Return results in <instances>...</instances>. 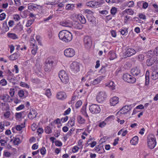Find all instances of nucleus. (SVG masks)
<instances>
[{"mask_svg": "<svg viewBox=\"0 0 158 158\" xmlns=\"http://www.w3.org/2000/svg\"><path fill=\"white\" fill-rule=\"evenodd\" d=\"M59 37L60 40L66 43L70 42L73 38L72 33L66 30L60 31L59 33Z\"/></svg>", "mask_w": 158, "mask_h": 158, "instance_id": "nucleus-1", "label": "nucleus"}, {"mask_svg": "<svg viewBox=\"0 0 158 158\" xmlns=\"http://www.w3.org/2000/svg\"><path fill=\"white\" fill-rule=\"evenodd\" d=\"M147 144L148 147L150 149H153L155 147L156 142L155 136L153 134H150L148 136Z\"/></svg>", "mask_w": 158, "mask_h": 158, "instance_id": "nucleus-2", "label": "nucleus"}, {"mask_svg": "<svg viewBox=\"0 0 158 158\" xmlns=\"http://www.w3.org/2000/svg\"><path fill=\"white\" fill-rule=\"evenodd\" d=\"M59 76L61 81L64 84H67L69 81V78L66 72L61 70L59 73Z\"/></svg>", "mask_w": 158, "mask_h": 158, "instance_id": "nucleus-3", "label": "nucleus"}, {"mask_svg": "<svg viewBox=\"0 0 158 158\" xmlns=\"http://www.w3.org/2000/svg\"><path fill=\"white\" fill-rule=\"evenodd\" d=\"M53 61L50 57L48 58L46 60L45 64L44 66L45 71L49 72L52 69Z\"/></svg>", "mask_w": 158, "mask_h": 158, "instance_id": "nucleus-4", "label": "nucleus"}, {"mask_svg": "<svg viewBox=\"0 0 158 158\" xmlns=\"http://www.w3.org/2000/svg\"><path fill=\"white\" fill-rule=\"evenodd\" d=\"M84 45L85 48L88 50L91 48L92 45V39L91 37L86 36L83 38Z\"/></svg>", "mask_w": 158, "mask_h": 158, "instance_id": "nucleus-5", "label": "nucleus"}, {"mask_svg": "<svg viewBox=\"0 0 158 158\" xmlns=\"http://www.w3.org/2000/svg\"><path fill=\"white\" fill-rule=\"evenodd\" d=\"M106 97L107 95L105 92L100 91L97 95L96 100L98 103H102L106 100Z\"/></svg>", "mask_w": 158, "mask_h": 158, "instance_id": "nucleus-6", "label": "nucleus"}, {"mask_svg": "<svg viewBox=\"0 0 158 158\" xmlns=\"http://www.w3.org/2000/svg\"><path fill=\"white\" fill-rule=\"evenodd\" d=\"M123 79L127 82L133 83L136 81V78L127 73L124 74L123 75Z\"/></svg>", "mask_w": 158, "mask_h": 158, "instance_id": "nucleus-7", "label": "nucleus"}, {"mask_svg": "<svg viewBox=\"0 0 158 158\" xmlns=\"http://www.w3.org/2000/svg\"><path fill=\"white\" fill-rule=\"evenodd\" d=\"M81 66V64L79 63L74 61L71 64L70 68L72 71L76 73L80 71Z\"/></svg>", "mask_w": 158, "mask_h": 158, "instance_id": "nucleus-8", "label": "nucleus"}, {"mask_svg": "<svg viewBox=\"0 0 158 158\" xmlns=\"http://www.w3.org/2000/svg\"><path fill=\"white\" fill-rule=\"evenodd\" d=\"M89 110L93 114H97L99 113L101 109L99 106L96 104H93L89 106Z\"/></svg>", "mask_w": 158, "mask_h": 158, "instance_id": "nucleus-9", "label": "nucleus"}, {"mask_svg": "<svg viewBox=\"0 0 158 158\" xmlns=\"http://www.w3.org/2000/svg\"><path fill=\"white\" fill-rule=\"evenodd\" d=\"M64 55L67 57H71L75 55V52L73 49L68 48L64 50Z\"/></svg>", "mask_w": 158, "mask_h": 158, "instance_id": "nucleus-10", "label": "nucleus"}, {"mask_svg": "<svg viewBox=\"0 0 158 158\" xmlns=\"http://www.w3.org/2000/svg\"><path fill=\"white\" fill-rule=\"evenodd\" d=\"M131 73L133 76L139 77L141 76V71L137 67L132 68L131 71Z\"/></svg>", "mask_w": 158, "mask_h": 158, "instance_id": "nucleus-11", "label": "nucleus"}, {"mask_svg": "<svg viewBox=\"0 0 158 158\" xmlns=\"http://www.w3.org/2000/svg\"><path fill=\"white\" fill-rule=\"evenodd\" d=\"M102 4L101 2L98 1L97 2L95 1H90L86 3V5L88 6H89L91 7H96L98 6H100Z\"/></svg>", "mask_w": 158, "mask_h": 158, "instance_id": "nucleus-12", "label": "nucleus"}, {"mask_svg": "<svg viewBox=\"0 0 158 158\" xmlns=\"http://www.w3.org/2000/svg\"><path fill=\"white\" fill-rule=\"evenodd\" d=\"M131 105H126L123 107L118 112L119 113L124 114L130 111L131 109Z\"/></svg>", "mask_w": 158, "mask_h": 158, "instance_id": "nucleus-13", "label": "nucleus"}, {"mask_svg": "<svg viewBox=\"0 0 158 158\" xmlns=\"http://www.w3.org/2000/svg\"><path fill=\"white\" fill-rule=\"evenodd\" d=\"M0 99L4 102H11L12 101L13 99L7 94L4 95H0Z\"/></svg>", "mask_w": 158, "mask_h": 158, "instance_id": "nucleus-14", "label": "nucleus"}, {"mask_svg": "<svg viewBox=\"0 0 158 158\" xmlns=\"http://www.w3.org/2000/svg\"><path fill=\"white\" fill-rule=\"evenodd\" d=\"M136 52L135 50L133 48H129L127 49L124 54L127 56H130L135 54Z\"/></svg>", "mask_w": 158, "mask_h": 158, "instance_id": "nucleus-15", "label": "nucleus"}, {"mask_svg": "<svg viewBox=\"0 0 158 158\" xmlns=\"http://www.w3.org/2000/svg\"><path fill=\"white\" fill-rule=\"evenodd\" d=\"M60 25L66 27H71L72 26V22L67 20H65L62 21L60 23Z\"/></svg>", "mask_w": 158, "mask_h": 158, "instance_id": "nucleus-16", "label": "nucleus"}, {"mask_svg": "<svg viewBox=\"0 0 158 158\" xmlns=\"http://www.w3.org/2000/svg\"><path fill=\"white\" fill-rule=\"evenodd\" d=\"M66 95L65 92L63 91L59 92L57 93L56 95V98L57 99L63 100L66 98Z\"/></svg>", "mask_w": 158, "mask_h": 158, "instance_id": "nucleus-17", "label": "nucleus"}, {"mask_svg": "<svg viewBox=\"0 0 158 158\" xmlns=\"http://www.w3.org/2000/svg\"><path fill=\"white\" fill-rule=\"evenodd\" d=\"M110 105L114 106L119 102V98L117 97H114L111 98L110 100Z\"/></svg>", "mask_w": 158, "mask_h": 158, "instance_id": "nucleus-18", "label": "nucleus"}, {"mask_svg": "<svg viewBox=\"0 0 158 158\" xmlns=\"http://www.w3.org/2000/svg\"><path fill=\"white\" fill-rule=\"evenodd\" d=\"M37 113L36 111L33 109L30 110V112L29 113L28 117L29 118L32 119L36 116Z\"/></svg>", "mask_w": 158, "mask_h": 158, "instance_id": "nucleus-19", "label": "nucleus"}, {"mask_svg": "<svg viewBox=\"0 0 158 158\" xmlns=\"http://www.w3.org/2000/svg\"><path fill=\"white\" fill-rule=\"evenodd\" d=\"M151 78L154 80H156L158 78V68L155 69L153 70Z\"/></svg>", "mask_w": 158, "mask_h": 158, "instance_id": "nucleus-20", "label": "nucleus"}, {"mask_svg": "<svg viewBox=\"0 0 158 158\" xmlns=\"http://www.w3.org/2000/svg\"><path fill=\"white\" fill-rule=\"evenodd\" d=\"M73 27L77 29H81L83 27L82 24L78 21H74L72 23Z\"/></svg>", "mask_w": 158, "mask_h": 158, "instance_id": "nucleus-21", "label": "nucleus"}, {"mask_svg": "<svg viewBox=\"0 0 158 158\" xmlns=\"http://www.w3.org/2000/svg\"><path fill=\"white\" fill-rule=\"evenodd\" d=\"M156 57H154L147 59L146 61L147 64L149 66L152 65L156 61Z\"/></svg>", "mask_w": 158, "mask_h": 158, "instance_id": "nucleus-22", "label": "nucleus"}, {"mask_svg": "<svg viewBox=\"0 0 158 158\" xmlns=\"http://www.w3.org/2000/svg\"><path fill=\"white\" fill-rule=\"evenodd\" d=\"M39 7L40 8H42V6L40 5L34 4L33 3H29L28 4V8L29 10H32L35 8Z\"/></svg>", "mask_w": 158, "mask_h": 158, "instance_id": "nucleus-23", "label": "nucleus"}, {"mask_svg": "<svg viewBox=\"0 0 158 158\" xmlns=\"http://www.w3.org/2000/svg\"><path fill=\"white\" fill-rule=\"evenodd\" d=\"M9 30V27L8 26L6 22H5L3 24V26L1 28L2 33H4L8 31Z\"/></svg>", "mask_w": 158, "mask_h": 158, "instance_id": "nucleus-24", "label": "nucleus"}, {"mask_svg": "<svg viewBox=\"0 0 158 158\" xmlns=\"http://www.w3.org/2000/svg\"><path fill=\"white\" fill-rule=\"evenodd\" d=\"M139 140L138 137L137 136H135L133 137L130 141V143L131 144L135 145L138 143Z\"/></svg>", "mask_w": 158, "mask_h": 158, "instance_id": "nucleus-25", "label": "nucleus"}, {"mask_svg": "<svg viewBox=\"0 0 158 158\" xmlns=\"http://www.w3.org/2000/svg\"><path fill=\"white\" fill-rule=\"evenodd\" d=\"M104 76H101L94 79L93 82L94 84L96 85L98 84L104 78Z\"/></svg>", "mask_w": 158, "mask_h": 158, "instance_id": "nucleus-26", "label": "nucleus"}, {"mask_svg": "<svg viewBox=\"0 0 158 158\" xmlns=\"http://www.w3.org/2000/svg\"><path fill=\"white\" fill-rule=\"evenodd\" d=\"M20 56V55L17 53H15L10 56V59L12 60H14L17 59Z\"/></svg>", "mask_w": 158, "mask_h": 158, "instance_id": "nucleus-27", "label": "nucleus"}, {"mask_svg": "<svg viewBox=\"0 0 158 158\" xmlns=\"http://www.w3.org/2000/svg\"><path fill=\"white\" fill-rule=\"evenodd\" d=\"M77 119L78 123L80 124L84 123L85 121V120L80 115H79L77 117Z\"/></svg>", "mask_w": 158, "mask_h": 158, "instance_id": "nucleus-28", "label": "nucleus"}, {"mask_svg": "<svg viewBox=\"0 0 158 158\" xmlns=\"http://www.w3.org/2000/svg\"><path fill=\"white\" fill-rule=\"evenodd\" d=\"M123 14H127L131 15H132L134 14V12L133 10L131 9H126L123 12Z\"/></svg>", "mask_w": 158, "mask_h": 158, "instance_id": "nucleus-29", "label": "nucleus"}, {"mask_svg": "<svg viewBox=\"0 0 158 158\" xmlns=\"http://www.w3.org/2000/svg\"><path fill=\"white\" fill-rule=\"evenodd\" d=\"M147 56L148 57L153 58L154 57H156L153 50H151L148 51L147 53Z\"/></svg>", "mask_w": 158, "mask_h": 158, "instance_id": "nucleus-30", "label": "nucleus"}, {"mask_svg": "<svg viewBox=\"0 0 158 158\" xmlns=\"http://www.w3.org/2000/svg\"><path fill=\"white\" fill-rule=\"evenodd\" d=\"M109 54L110 55V60H112L116 58V54L114 52L110 51Z\"/></svg>", "mask_w": 158, "mask_h": 158, "instance_id": "nucleus-31", "label": "nucleus"}, {"mask_svg": "<svg viewBox=\"0 0 158 158\" xmlns=\"http://www.w3.org/2000/svg\"><path fill=\"white\" fill-rule=\"evenodd\" d=\"M149 72L147 71L145 75V85H148L149 83Z\"/></svg>", "mask_w": 158, "mask_h": 158, "instance_id": "nucleus-32", "label": "nucleus"}, {"mask_svg": "<svg viewBox=\"0 0 158 158\" xmlns=\"http://www.w3.org/2000/svg\"><path fill=\"white\" fill-rule=\"evenodd\" d=\"M78 18L81 22L82 24H85L86 23V19L83 15H81L79 16Z\"/></svg>", "mask_w": 158, "mask_h": 158, "instance_id": "nucleus-33", "label": "nucleus"}, {"mask_svg": "<svg viewBox=\"0 0 158 158\" xmlns=\"http://www.w3.org/2000/svg\"><path fill=\"white\" fill-rule=\"evenodd\" d=\"M7 35L10 38L14 40L18 39L16 34L14 33H8Z\"/></svg>", "mask_w": 158, "mask_h": 158, "instance_id": "nucleus-34", "label": "nucleus"}, {"mask_svg": "<svg viewBox=\"0 0 158 158\" xmlns=\"http://www.w3.org/2000/svg\"><path fill=\"white\" fill-rule=\"evenodd\" d=\"M33 44V48L31 50V53L33 55H35L37 50V46L34 43Z\"/></svg>", "mask_w": 158, "mask_h": 158, "instance_id": "nucleus-35", "label": "nucleus"}, {"mask_svg": "<svg viewBox=\"0 0 158 158\" xmlns=\"http://www.w3.org/2000/svg\"><path fill=\"white\" fill-rule=\"evenodd\" d=\"M74 4H68L66 6V9L69 10H73L74 7Z\"/></svg>", "mask_w": 158, "mask_h": 158, "instance_id": "nucleus-36", "label": "nucleus"}, {"mask_svg": "<svg viewBox=\"0 0 158 158\" xmlns=\"http://www.w3.org/2000/svg\"><path fill=\"white\" fill-rule=\"evenodd\" d=\"M107 86L110 88L111 89L114 90L115 89V86L114 85V82L112 81H110L107 85Z\"/></svg>", "mask_w": 158, "mask_h": 158, "instance_id": "nucleus-37", "label": "nucleus"}, {"mask_svg": "<svg viewBox=\"0 0 158 158\" xmlns=\"http://www.w3.org/2000/svg\"><path fill=\"white\" fill-rule=\"evenodd\" d=\"M121 34L123 35H126L128 34V29L127 28H124L122 29L120 31Z\"/></svg>", "mask_w": 158, "mask_h": 158, "instance_id": "nucleus-38", "label": "nucleus"}, {"mask_svg": "<svg viewBox=\"0 0 158 158\" xmlns=\"http://www.w3.org/2000/svg\"><path fill=\"white\" fill-rule=\"evenodd\" d=\"M117 12V9L115 7H112L110 10L111 14L113 15H115Z\"/></svg>", "mask_w": 158, "mask_h": 158, "instance_id": "nucleus-39", "label": "nucleus"}, {"mask_svg": "<svg viewBox=\"0 0 158 158\" xmlns=\"http://www.w3.org/2000/svg\"><path fill=\"white\" fill-rule=\"evenodd\" d=\"M45 132L48 134H49L52 132V129L49 126H47L45 129Z\"/></svg>", "mask_w": 158, "mask_h": 158, "instance_id": "nucleus-40", "label": "nucleus"}, {"mask_svg": "<svg viewBox=\"0 0 158 158\" xmlns=\"http://www.w3.org/2000/svg\"><path fill=\"white\" fill-rule=\"evenodd\" d=\"M68 125L71 127L73 126L74 125V121L73 118H71L68 122Z\"/></svg>", "mask_w": 158, "mask_h": 158, "instance_id": "nucleus-41", "label": "nucleus"}, {"mask_svg": "<svg viewBox=\"0 0 158 158\" xmlns=\"http://www.w3.org/2000/svg\"><path fill=\"white\" fill-rule=\"evenodd\" d=\"M137 59L140 61H142L144 59V56L142 54L139 55L138 56Z\"/></svg>", "mask_w": 158, "mask_h": 158, "instance_id": "nucleus-42", "label": "nucleus"}, {"mask_svg": "<svg viewBox=\"0 0 158 158\" xmlns=\"http://www.w3.org/2000/svg\"><path fill=\"white\" fill-rule=\"evenodd\" d=\"M7 81L4 79L1 80L0 81V84L2 86H5L7 84Z\"/></svg>", "mask_w": 158, "mask_h": 158, "instance_id": "nucleus-43", "label": "nucleus"}, {"mask_svg": "<svg viewBox=\"0 0 158 158\" xmlns=\"http://www.w3.org/2000/svg\"><path fill=\"white\" fill-rule=\"evenodd\" d=\"M20 85L21 86L23 87H26L27 88H29V85L27 83L25 82H24L22 81L20 83Z\"/></svg>", "mask_w": 158, "mask_h": 158, "instance_id": "nucleus-44", "label": "nucleus"}, {"mask_svg": "<svg viewBox=\"0 0 158 158\" xmlns=\"http://www.w3.org/2000/svg\"><path fill=\"white\" fill-rule=\"evenodd\" d=\"M12 154L9 152H4L3 156L6 157H10L11 155Z\"/></svg>", "mask_w": 158, "mask_h": 158, "instance_id": "nucleus-45", "label": "nucleus"}, {"mask_svg": "<svg viewBox=\"0 0 158 158\" xmlns=\"http://www.w3.org/2000/svg\"><path fill=\"white\" fill-rule=\"evenodd\" d=\"M13 18L16 21H18L20 19L19 16L18 15H14Z\"/></svg>", "mask_w": 158, "mask_h": 158, "instance_id": "nucleus-46", "label": "nucleus"}, {"mask_svg": "<svg viewBox=\"0 0 158 158\" xmlns=\"http://www.w3.org/2000/svg\"><path fill=\"white\" fill-rule=\"evenodd\" d=\"M33 20H29L27 21V23L26 26L27 27H30L33 23Z\"/></svg>", "mask_w": 158, "mask_h": 158, "instance_id": "nucleus-47", "label": "nucleus"}, {"mask_svg": "<svg viewBox=\"0 0 158 158\" xmlns=\"http://www.w3.org/2000/svg\"><path fill=\"white\" fill-rule=\"evenodd\" d=\"M22 125L23 126V127L21 126L20 125H17L16 127V130H17V131H21L23 127H25L24 124V125L23 124Z\"/></svg>", "mask_w": 158, "mask_h": 158, "instance_id": "nucleus-48", "label": "nucleus"}, {"mask_svg": "<svg viewBox=\"0 0 158 158\" xmlns=\"http://www.w3.org/2000/svg\"><path fill=\"white\" fill-rule=\"evenodd\" d=\"M82 102L81 101H77L76 104V107L77 108H79L82 105Z\"/></svg>", "mask_w": 158, "mask_h": 158, "instance_id": "nucleus-49", "label": "nucleus"}, {"mask_svg": "<svg viewBox=\"0 0 158 158\" xmlns=\"http://www.w3.org/2000/svg\"><path fill=\"white\" fill-rule=\"evenodd\" d=\"M9 94L11 97H13L15 94V89L13 88H11L10 90Z\"/></svg>", "mask_w": 158, "mask_h": 158, "instance_id": "nucleus-50", "label": "nucleus"}, {"mask_svg": "<svg viewBox=\"0 0 158 158\" xmlns=\"http://www.w3.org/2000/svg\"><path fill=\"white\" fill-rule=\"evenodd\" d=\"M45 94L48 98H49L51 96V93L49 89H47L46 90V91Z\"/></svg>", "mask_w": 158, "mask_h": 158, "instance_id": "nucleus-51", "label": "nucleus"}, {"mask_svg": "<svg viewBox=\"0 0 158 158\" xmlns=\"http://www.w3.org/2000/svg\"><path fill=\"white\" fill-rule=\"evenodd\" d=\"M134 2L133 1H130L127 3V6L129 7H131L134 6Z\"/></svg>", "mask_w": 158, "mask_h": 158, "instance_id": "nucleus-52", "label": "nucleus"}, {"mask_svg": "<svg viewBox=\"0 0 158 158\" xmlns=\"http://www.w3.org/2000/svg\"><path fill=\"white\" fill-rule=\"evenodd\" d=\"M18 95L19 97H22L24 96V91L23 90H20L19 91Z\"/></svg>", "mask_w": 158, "mask_h": 158, "instance_id": "nucleus-53", "label": "nucleus"}, {"mask_svg": "<svg viewBox=\"0 0 158 158\" xmlns=\"http://www.w3.org/2000/svg\"><path fill=\"white\" fill-rule=\"evenodd\" d=\"M40 153L42 155H44L46 154V150L44 147H42L40 150Z\"/></svg>", "mask_w": 158, "mask_h": 158, "instance_id": "nucleus-54", "label": "nucleus"}, {"mask_svg": "<svg viewBox=\"0 0 158 158\" xmlns=\"http://www.w3.org/2000/svg\"><path fill=\"white\" fill-rule=\"evenodd\" d=\"M6 15L4 13H2L0 15V20H3L5 18Z\"/></svg>", "mask_w": 158, "mask_h": 158, "instance_id": "nucleus-55", "label": "nucleus"}, {"mask_svg": "<svg viewBox=\"0 0 158 158\" xmlns=\"http://www.w3.org/2000/svg\"><path fill=\"white\" fill-rule=\"evenodd\" d=\"M111 35L114 37H116V32L115 30H112L110 31Z\"/></svg>", "mask_w": 158, "mask_h": 158, "instance_id": "nucleus-56", "label": "nucleus"}, {"mask_svg": "<svg viewBox=\"0 0 158 158\" xmlns=\"http://www.w3.org/2000/svg\"><path fill=\"white\" fill-rule=\"evenodd\" d=\"M79 148L77 146H75L73 148V152L74 153L78 151Z\"/></svg>", "mask_w": 158, "mask_h": 158, "instance_id": "nucleus-57", "label": "nucleus"}, {"mask_svg": "<svg viewBox=\"0 0 158 158\" xmlns=\"http://www.w3.org/2000/svg\"><path fill=\"white\" fill-rule=\"evenodd\" d=\"M23 113V112L16 113L15 114L16 117L18 118H20L22 116V113Z\"/></svg>", "mask_w": 158, "mask_h": 158, "instance_id": "nucleus-58", "label": "nucleus"}, {"mask_svg": "<svg viewBox=\"0 0 158 158\" xmlns=\"http://www.w3.org/2000/svg\"><path fill=\"white\" fill-rule=\"evenodd\" d=\"M37 126L35 123H33L31 125V128L33 131H35L36 129Z\"/></svg>", "mask_w": 158, "mask_h": 158, "instance_id": "nucleus-59", "label": "nucleus"}, {"mask_svg": "<svg viewBox=\"0 0 158 158\" xmlns=\"http://www.w3.org/2000/svg\"><path fill=\"white\" fill-rule=\"evenodd\" d=\"M20 139L19 138H15L14 141V142L15 143V144L16 145H18L20 143Z\"/></svg>", "mask_w": 158, "mask_h": 158, "instance_id": "nucleus-60", "label": "nucleus"}, {"mask_svg": "<svg viewBox=\"0 0 158 158\" xmlns=\"http://www.w3.org/2000/svg\"><path fill=\"white\" fill-rule=\"evenodd\" d=\"M106 125V123L105 122L103 121L100 123L99 126L100 127L102 128L103 127H105Z\"/></svg>", "mask_w": 158, "mask_h": 158, "instance_id": "nucleus-61", "label": "nucleus"}, {"mask_svg": "<svg viewBox=\"0 0 158 158\" xmlns=\"http://www.w3.org/2000/svg\"><path fill=\"white\" fill-rule=\"evenodd\" d=\"M6 141L3 139H1L0 140V143H1V145L2 146H4L6 145Z\"/></svg>", "mask_w": 158, "mask_h": 158, "instance_id": "nucleus-62", "label": "nucleus"}, {"mask_svg": "<svg viewBox=\"0 0 158 158\" xmlns=\"http://www.w3.org/2000/svg\"><path fill=\"white\" fill-rule=\"evenodd\" d=\"M10 115V112L9 111H7L4 114V116L6 118H8Z\"/></svg>", "mask_w": 158, "mask_h": 158, "instance_id": "nucleus-63", "label": "nucleus"}, {"mask_svg": "<svg viewBox=\"0 0 158 158\" xmlns=\"http://www.w3.org/2000/svg\"><path fill=\"white\" fill-rule=\"evenodd\" d=\"M155 54V56H158V47H156L153 50Z\"/></svg>", "mask_w": 158, "mask_h": 158, "instance_id": "nucleus-64", "label": "nucleus"}]
</instances>
